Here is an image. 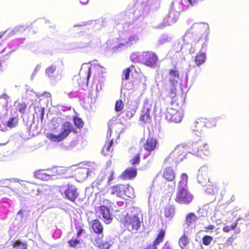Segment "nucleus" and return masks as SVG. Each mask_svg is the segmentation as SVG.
<instances>
[{"mask_svg": "<svg viewBox=\"0 0 249 249\" xmlns=\"http://www.w3.org/2000/svg\"><path fill=\"white\" fill-rule=\"evenodd\" d=\"M124 228L131 233H136L141 228L143 223L142 214L134 210L127 213L120 221Z\"/></svg>", "mask_w": 249, "mask_h": 249, "instance_id": "nucleus-1", "label": "nucleus"}, {"mask_svg": "<svg viewBox=\"0 0 249 249\" xmlns=\"http://www.w3.org/2000/svg\"><path fill=\"white\" fill-rule=\"evenodd\" d=\"M130 58L133 63L141 62L149 68L155 66L159 59L158 55L155 53L150 51L143 52L139 55L133 53L131 55Z\"/></svg>", "mask_w": 249, "mask_h": 249, "instance_id": "nucleus-2", "label": "nucleus"}, {"mask_svg": "<svg viewBox=\"0 0 249 249\" xmlns=\"http://www.w3.org/2000/svg\"><path fill=\"white\" fill-rule=\"evenodd\" d=\"M71 132L76 133L77 131L70 122H65L62 124L61 132L59 134L56 135L49 133L47 137L52 141L59 142L67 138Z\"/></svg>", "mask_w": 249, "mask_h": 249, "instance_id": "nucleus-3", "label": "nucleus"}, {"mask_svg": "<svg viewBox=\"0 0 249 249\" xmlns=\"http://www.w3.org/2000/svg\"><path fill=\"white\" fill-rule=\"evenodd\" d=\"M110 193L120 197L127 196L132 198L134 196V190L129 184H119L109 188Z\"/></svg>", "mask_w": 249, "mask_h": 249, "instance_id": "nucleus-4", "label": "nucleus"}, {"mask_svg": "<svg viewBox=\"0 0 249 249\" xmlns=\"http://www.w3.org/2000/svg\"><path fill=\"white\" fill-rule=\"evenodd\" d=\"M194 196L188 190L187 187L178 185L175 198L176 202L179 204L188 205L192 202Z\"/></svg>", "mask_w": 249, "mask_h": 249, "instance_id": "nucleus-5", "label": "nucleus"}, {"mask_svg": "<svg viewBox=\"0 0 249 249\" xmlns=\"http://www.w3.org/2000/svg\"><path fill=\"white\" fill-rule=\"evenodd\" d=\"M208 169L206 167H202L198 170L197 175V182L203 187H207L205 191L209 194L214 193V187L212 184H207L209 182V179L208 178Z\"/></svg>", "mask_w": 249, "mask_h": 249, "instance_id": "nucleus-6", "label": "nucleus"}, {"mask_svg": "<svg viewBox=\"0 0 249 249\" xmlns=\"http://www.w3.org/2000/svg\"><path fill=\"white\" fill-rule=\"evenodd\" d=\"M177 89L172 88L168 93V96L171 98V105L172 107L183 109L185 104V97L183 94H177Z\"/></svg>", "mask_w": 249, "mask_h": 249, "instance_id": "nucleus-7", "label": "nucleus"}, {"mask_svg": "<svg viewBox=\"0 0 249 249\" xmlns=\"http://www.w3.org/2000/svg\"><path fill=\"white\" fill-rule=\"evenodd\" d=\"M192 152L193 154L201 158L207 157L210 154L208 145L201 141L193 143Z\"/></svg>", "mask_w": 249, "mask_h": 249, "instance_id": "nucleus-8", "label": "nucleus"}, {"mask_svg": "<svg viewBox=\"0 0 249 249\" xmlns=\"http://www.w3.org/2000/svg\"><path fill=\"white\" fill-rule=\"evenodd\" d=\"M187 150L182 146H177L166 159V160H171L176 163L179 162L186 158Z\"/></svg>", "mask_w": 249, "mask_h": 249, "instance_id": "nucleus-9", "label": "nucleus"}, {"mask_svg": "<svg viewBox=\"0 0 249 249\" xmlns=\"http://www.w3.org/2000/svg\"><path fill=\"white\" fill-rule=\"evenodd\" d=\"M183 109L170 107L167 108L166 113V119L170 122L179 123L182 118Z\"/></svg>", "mask_w": 249, "mask_h": 249, "instance_id": "nucleus-10", "label": "nucleus"}, {"mask_svg": "<svg viewBox=\"0 0 249 249\" xmlns=\"http://www.w3.org/2000/svg\"><path fill=\"white\" fill-rule=\"evenodd\" d=\"M151 105L148 103V102L145 101L143 103L139 117V121L142 124H148L151 121Z\"/></svg>", "mask_w": 249, "mask_h": 249, "instance_id": "nucleus-11", "label": "nucleus"}, {"mask_svg": "<svg viewBox=\"0 0 249 249\" xmlns=\"http://www.w3.org/2000/svg\"><path fill=\"white\" fill-rule=\"evenodd\" d=\"M115 125V124L112 126H109V132H108L107 134V140L102 149V153L104 156H106L109 152H112L113 150L112 146L114 143V140L113 138H111V129H113Z\"/></svg>", "mask_w": 249, "mask_h": 249, "instance_id": "nucleus-12", "label": "nucleus"}, {"mask_svg": "<svg viewBox=\"0 0 249 249\" xmlns=\"http://www.w3.org/2000/svg\"><path fill=\"white\" fill-rule=\"evenodd\" d=\"M64 195L67 199L74 202L79 196L76 187L71 184H68L64 191Z\"/></svg>", "mask_w": 249, "mask_h": 249, "instance_id": "nucleus-13", "label": "nucleus"}, {"mask_svg": "<svg viewBox=\"0 0 249 249\" xmlns=\"http://www.w3.org/2000/svg\"><path fill=\"white\" fill-rule=\"evenodd\" d=\"M169 81L172 85L173 87H175L180 80V76L179 71L175 67L174 69L169 71Z\"/></svg>", "mask_w": 249, "mask_h": 249, "instance_id": "nucleus-14", "label": "nucleus"}, {"mask_svg": "<svg viewBox=\"0 0 249 249\" xmlns=\"http://www.w3.org/2000/svg\"><path fill=\"white\" fill-rule=\"evenodd\" d=\"M137 175V169L133 167L126 168L120 175V178L123 180H131Z\"/></svg>", "mask_w": 249, "mask_h": 249, "instance_id": "nucleus-15", "label": "nucleus"}, {"mask_svg": "<svg viewBox=\"0 0 249 249\" xmlns=\"http://www.w3.org/2000/svg\"><path fill=\"white\" fill-rule=\"evenodd\" d=\"M158 144L157 139L153 137H148L143 144L144 150L147 152H151L156 150Z\"/></svg>", "mask_w": 249, "mask_h": 249, "instance_id": "nucleus-16", "label": "nucleus"}, {"mask_svg": "<svg viewBox=\"0 0 249 249\" xmlns=\"http://www.w3.org/2000/svg\"><path fill=\"white\" fill-rule=\"evenodd\" d=\"M99 211L104 218L105 223L107 224H110L112 218L109 209L105 205H101L99 207Z\"/></svg>", "mask_w": 249, "mask_h": 249, "instance_id": "nucleus-17", "label": "nucleus"}, {"mask_svg": "<svg viewBox=\"0 0 249 249\" xmlns=\"http://www.w3.org/2000/svg\"><path fill=\"white\" fill-rule=\"evenodd\" d=\"M91 228L93 231L97 234L103 233L104 227L101 222L98 219L91 220L90 222Z\"/></svg>", "mask_w": 249, "mask_h": 249, "instance_id": "nucleus-18", "label": "nucleus"}, {"mask_svg": "<svg viewBox=\"0 0 249 249\" xmlns=\"http://www.w3.org/2000/svg\"><path fill=\"white\" fill-rule=\"evenodd\" d=\"M162 177L167 181L171 182L175 180L176 174L171 167H168L163 170Z\"/></svg>", "mask_w": 249, "mask_h": 249, "instance_id": "nucleus-19", "label": "nucleus"}, {"mask_svg": "<svg viewBox=\"0 0 249 249\" xmlns=\"http://www.w3.org/2000/svg\"><path fill=\"white\" fill-rule=\"evenodd\" d=\"M56 171V167L54 166L51 169L47 170L48 173H45L42 171H39L37 173L38 178L41 179H48L50 176H57Z\"/></svg>", "mask_w": 249, "mask_h": 249, "instance_id": "nucleus-20", "label": "nucleus"}, {"mask_svg": "<svg viewBox=\"0 0 249 249\" xmlns=\"http://www.w3.org/2000/svg\"><path fill=\"white\" fill-rule=\"evenodd\" d=\"M165 234L166 231L165 230L163 229H160L153 243L158 246L163 241L165 236Z\"/></svg>", "mask_w": 249, "mask_h": 249, "instance_id": "nucleus-21", "label": "nucleus"}, {"mask_svg": "<svg viewBox=\"0 0 249 249\" xmlns=\"http://www.w3.org/2000/svg\"><path fill=\"white\" fill-rule=\"evenodd\" d=\"M204 123L202 121V119H200L196 121L191 127L194 131L201 132L204 128Z\"/></svg>", "mask_w": 249, "mask_h": 249, "instance_id": "nucleus-22", "label": "nucleus"}, {"mask_svg": "<svg viewBox=\"0 0 249 249\" xmlns=\"http://www.w3.org/2000/svg\"><path fill=\"white\" fill-rule=\"evenodd\" d=\"M189 243V239L185 234L179 239L178 244L182 249H188Z\"/></svg>", "mask_w": 249, "mask_h": 249, "instance_id": "nucleus-23", "label": "nucleus"}, {"mask_svg": "<svg viewBox=\"0 0 249 249\" xmlns=\"http://www.w3.org/2000/svg\"><path fill=\"white\" fill-rule=\"evenodd\" d=\"M12 246L15 249H27V245L18 240L14 239L11 242Z\"/></svg>", "mask_w": 249, "mask_h": 249, "instance_id": "nucleus-24", "label": "nucleus"}, {"mask_svg": "<svg viewBox=\"0 0 249 249\" xmlns=\"http://www.w3.org/2000/svg\"><path fill=\"white\" fill-rule=\"evenodd\" d=\"M197 219V216L193 213H189L185 218L186 224L190 226L193 223H195Z\"/></svg>", "mask_w": 249, "mask_h": 249, "instance_id": "nucleus-25", "label": "nucleus"}, {"mask_svg": "<svg viewBox=\"0 0 249 249\" xmlns=\"http://www.w3.org/2000/svg\"><path fill=\"white\" fill-rule=\"evenodd\" d=\"M206 59L205 53H199L196 56L195 62L197 66H200L205 62Z\"/></svg>", "mask_w": 249, "mask_h": 249, "instance_id": "nucleus-26", "label": "nucleus"}, {"mask_svg": "<svg viewBox=\"0 0 249 249\" xmlns=\"http://www.w3.org/2000/svg\"><path fill=\"white\" fill-rule=\"evenodd\" d=\"M135 68V66L132 65L130 67L124 69L122 72V79L123 80H128L131 72V69Z\"/></svg>", "mask_w": 249, "mask_h": 249, "instance_id": "nucleus-27", "label": "nucleus"}, {"mask_svg": "<svg viewBox=\"0 0 249 249\" xmlns=\"http://www.w3.org/2000/svg\"><path fill=\"white\" fill-rule=\"evenodd\" d=\"M73 122L76 127L79 129L82 128L84 124V122L81 118L77 117L74 116L73 118Z\"/></svg>", "mask_w": 249, "mask_h": 249, "instance_id": "nucleus-28", "label": "nucleus"}, {"mask_svg": "<svg viewBox=\"0 0 249 249\" xmlns=\"http://www.w3.org/2000/svg\"><path fill=\"white\" fill-rule=\"evenodd\" d=\"M164 213L165 217L168 218H172L175 213V210L172 207H167L165 208Z\"/></svg>", "mask_w": 249, "mask_h": 249, "instance_id": "nucleus-29", "label": "nucleus"}, {"mask_svg": "<svg viewBox=\"0 0 249 249\" xmlns=\"http://www.w3.org/2000/svg\"><path fill=\"white\" fill-rule=\"evenodd\" d=\"M202 121L204 123V128H211L216 125L215 122L213 119H202Z\"/></svg>", "mask_w": 249, "mask_h": 249, "instance_id": "nucleus-30", "label": "nucleus"}, {"mask_svg": "<svg viewBox=\"0 0 249 249\" xmlns=\"http://www.w3.org/2000/svg\"><path fill=\"white\" fill-rule=\"evenodd\" d=\"M18 118L16 117H11L7 121V126L10 128H13L16 126L18 124Z\"/></svg>", "mask_w": 249, "mask_h": 249, "instance_id": "nucleus-31", "label": "nucleus"}, {"mask_svg": "<svg viewBox=\"0 0 249 249\" xmlns=\"http://www.w3.org/2000/svg\"><path fill=\"white\" fill-rule=\"evenodd\" d=\"M140 160L141 154L139 152L130 160V162L132 165H138L140 163Z\"/></svg>", "mask_w": 249, "mask_h": 249, "instance_id": "nucleus-32", "label": "nucleus"}, {"mask_svg": "<svg viewBox=\"0 0 249 249\" xmlns=\"http://www.w3.org/2000/svg\"><path fill=\"white\" fill-rule=\"evenodd\" d=\"M124 108V104L121 100H117L115 105V110L116 112L122 111Z\"/></svg>", "mask_w": 249, "mask_h": 249, "instance_id": "nucleus-33", "label": "nucleus"}, {"mask_svg": "<svg viewBox=\"0 0 249 249\" xmlns=\"http://www.w3.org/2000/svg\"><path fill=\"white\" fill-rule=\"evenodd\" d=\"M213 240V237L210 235H204L202 238V243L205 246L209 245Z\"/></svg>", "mask_w": 249, "mask_h": 249, "instance_id": "nucleus-34", "label": "nucleus"}, {"mask_svg": "<svg viewBox=\"0 0 249 249\" xmlns=\"http://www.w3.org/2000/svg\"><path fill=\"white\" fill-rule=\"evenodd\" d=\"M68 243L69 246L71 248H76L77 246L80 244V241L77 238L75 239H71L68 241Z\"/></svg>", "mask_w": 249, "mask_h": 249, "instance_id": "nucleus-35", "label": "nucleus"}, {"mask_svg": "<svg viewBox=\"0 0 249 249\" xmlns=\"http://www.w3.org/2000/svg\"><path fill=\"white\" fill-rule=\"evenodd\" d=\"M57 176H61L65 174L67 172V168L63 166H55Z\"/></svg>", "mask_w": 249, "mask_h": 249, "instance_id": "nucleus-36", "label": "nucleus"}, {"mask_svg": "<svg viewBox=\"0 0 249 249\" xmlns=\"http://www.w3.org/2000/svg\"><path fill=\"white\" fill-rule=\"evenodd\" d=\"M237 225V222H233L231 226H226L223 227V231L226 232H228L231 230H234Z\"/></svg>", "mask_w": 249, "mask_h": 249, "instance_id": "nucleus-37", "label": "nucleus"}, {"mask_svg": "<svg viewBox=\"0 0 249 249\" xmlns=\"http://www.w3.org/2000/svg\"><path fill=\"white\" fill-rule=\"evenodd\" d=\"M181 178L182 180L179 181V185L183 186V187H187V183L188 179V176L185 174L181 175Z\"/></svg>", "mask_w": 249, "mask_h": 249, "instance_id": "nucleus-38", "label": "nucleus"}, {"mask_svg": "<svg viewBox=\"0 0 249 249\" xmlns=\"http://www.w3.org/2000/svg\"><path fill=\"white\" fill-rule=\"evenodd\" d=\"M56 69V67L54 65H51L48 67L45 71L46 73L48 76H50L53 74Z\"/></svg>", "mask_w": 249, "mask_h": 249, "instance_id": "nucleus-39", "label": "nucleus"}, {"mask_svg": "<svg viewBox=\"0 0 249 249\" xmlns=\"http://www.w3.org/2000/svg\"><path fill=\"white\" fill-rule=\"evenodd\" d=\"M103 238H104L103 233H102L101 234H98V235H97L94 239V244L97 247H98V245H99L102 243V242L103 241Z\"/></svg>", "mask_w": 249, "mask_h": 249, "instance_id": "nucleus-40", "label": "nucleus"}, {"mask_svg": "<svg viewBox=\"0 0 249 249\" xmlns=\"http://www.w3.org/2000/svg\"><path fill=\"white\" fill-rule=\"evenodd\" d=\"M136 110L134 109H127L125 112V117L127 119H131L135 114Z\"/></svg>", "mask_w": 249, "mask_h": 249, "instance_id": "nucleus-41", "label": "nucleus"}, {"mask_svg": "<svg viewBox=\"0 0 249 249\" xmlns=\"http://www.w3.org/2000/svg\"><path fill=\"white\" fill-rule=\"evenodd\" d=\"M111 246V244L108 242L103 240L98 247L100 249H109Z\"/></svg>", "mask_w": 249, "mask_h": 249, "instance_id": "nucleus-42", "label": "nucleus"}, {"mask_svg": "<svg viewBox=\"0 0 249 249\" xmlns=\"http://www.w3.org/2000/svg\"><path fill=\"white\" fill-rule=\"evenodd\" d=\"M18 111L22 114H24L26 109L27 105L25 103H18Z\"/></svg>", "mask_w": 249, "mask_h": 249, "instance_id": "nucleus-43", "label": "nucleus"}, {"mask_svg": "<svg viewBox=\"0 0 249 249\" xmlns=\"http://www.w3.org/2000/svg\"><path fill=\"white\" fill-rule=\"evenodd\" d=\"M215 228L214 225H209L204 227V231L206 232H211Z\"/></svg>", "mask_w": 249, "mask_h": 249, "instance_id": "nucleus-44", "label": "nucleus"}, {"mask_svg": "<svg viewBox=\"0 0 249 249\" xmlns=\"http://www.w3.org/2000/svg\"><path fill=\"white\" fill-rule=\"evenodd\" d=\"M114 174H115L114 171L112 170L110 171V175L108 177V178H107V183H110L115 178Z\"/></svg>", "mask_w": 249, "mask_h": 249, "instance_id": "nucleus-45", "label": "nucleus"}, {"mask_svg": "<svg viewBox=\"0 0 249 249\" xmlns=\"http://www.w3.org/2000/svg\"><path fill=\"white\" fill-rule=\"evenodd\" d=\"M161 249H173V248L168 241H166Z\"/></svg>", "mask_w": 249, "mask_h": 249, "instance_id": "nucleus-46", "label": "nucleus"}, {"mask_svg": "<svg viewBox=\"0 0 249 249\" xmlns=\"http://www.w3.org/2000/svg\"><path fill=\"white\" fill-rule=\"evenodd\" d=\"M77 233H76V236L77 237H79L81 234H82V233L84 232V230L83 229V228L82 227H78L77 228Z\"/></svg>", "mask_w": 249, "mask_h": 249, "instance_id": "nucleus-47", "label": "nucleus"}, {"mask_svg": "<svg viewBox=\"0 0 249 249\" xmlns=\"http://www.w3.org/2000/svg\"><path fill=\"white\" fill-rule=\"evenodd\" d=\"M139 40V38L137 36H132L129 38L130 42H137Z\"/></svg>", "mask_w": 249, "mask_h": 249, "instance_id": "nucleus-48", "label": "nucleus"}, {"mask_svg": "<svg viewBox=\"0 0 249 249\" xmlns=\"http://www.w3.org/2000/svg\"><path fill=\"white\" fill-rule=\"evenodd\" d=\"M144 249H158V246L154 244V243H153L152 245H150L148 246Z\"/></svg>", "mask_w": 249, "mask_h": 249, "instance_id": "nucleus-49", "label": "nucleus"}, {"mask_svg": "<svg viewBox=\"0 0 249 249\" xmlns=\"http://www.w3.org/2000/svg\"><path fill=\"white\" fill-rule=\"evenodd\" d=\"M90 69H89L87 72V79H86L87 83H88V80H89V76H90Z\"/></svg>", "mask_w": 249, "mask_h": 249, "instance_id": "nucleus-50", "label": "nucleus"}, {"mask_svg": "<svg viewBox=\"0 0 249 249\" xmlns=\"http://www.w3.org/2000/svg\"><path fill=\"white\" fill-rule=\"evenodd\" d=\"M40 112H41V119L42 120L44 116V108L42 107L40 108Z\"/></svg>", "mask_w": 249, "mask_h": 249, "instance_id": "nucleus-51", "label": "nucleus"}, {"mask_svg": "<svg viewBox=\"0 0 249 249\" xmlns=\"http://www.w3.org/2000/svg\"><path fill=\"white\" fill-rule=\"evenodd\" d=\"M23 211L22 210H19L18 213V214H19V215H20L21 216H22L23 215Z\"/></svg>", "mask_w": 249, "mask_h": 249, "instance_id": "nucleus-52", "label": "nucleus"}, {"mask_svg": "<svg viewBox=\"0 0 249 249\" xmlns=\"http://www.w3.org/2000/svg\"><path fill=\"white\" fill-rule=\"evenodd\" d=\"M188 1H189L190 4L193 5V3L192 0H188Z\"/></svg>", "mask_w": 249, "mask_h": 249, "instance_id": "nucleus-53", "label": "nucleus"}]
</instances>
